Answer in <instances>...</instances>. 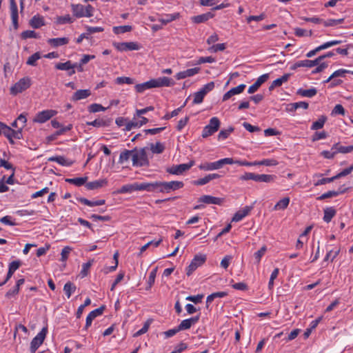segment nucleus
Instances as JSON below:
<instances>
[{
    "label": "nucleus",
    "mask_w": 353,
    "mask_h": 353,
    "mask_svg": "<svg viewBox=\"0 0 353 353\" xmlns=\"http://www.w3.org/2000/svg\"><path fill=\"white\" fill-rule=\"evenodd\" d=\"M174 81L167 77H161L156 79H151L149 81L137 84L134 87L136 92L142 93L146 90L159 88L162 87H170L174 85Z\"/></svg>",
    "instance_id": "nucleus-1"
},
{
    "label": "nucleus",
    "mask_w": 353,
    "mask_h": 353,
    "mask_svg": "<svg viewBox=\"0 0 353 353\" xmlns=\"http://www.w3.org/2000/svg\"><path fill=\"white\" fill-rule=\"evenodd\" d=\"M71 8L74 16L77 18L91 17L94 14V8L90 4H72Z\"/></svg>",
    "instance_id": "nucleus-2"
},
{
    "label": "nucleus",
    "mask_w": 353,
    "mask_h": 353,
    "mask_svg": "<svg viewBox=\"0 0 353 353\" xmlns=\"http://www.w3.org/2000/svg\"><path fill=\"white\" fill-rule=\"evenodd\" d=\"M225 164H233V159L223 158L214 162H205L200 164L199 168L203 171H213L221 169Z\"/></svg>",
    "instance_id": "nucleus-3"
},
{
    "label": "nucleus",
    "mask_w": 353,
    "mask_h": 353,
    "mask_svg": "<svg viewBox=\"0 0 353 353\" xmlns=\"http://www.w3.org/2000/svg\"><path fill=\"white\" fill-rule=\"evenodd\" d=\"M132 161L133 166L141 167L148 165L149 161L146 153V148L132 150Z\"/></svg>",
    "instance_id": "nucleus-4"
},
{
    "label": "nucleus",
    "mask_w": 353,
    "mask_h": 353,
    "mask_svg": "<svg viewBox=\"0 0 353 353\" xmlns=\"http://www.w3.org/2000/svg\"><path fill=\"white\" fill-rule=\"evenodd\" d=\"M276 176L272 174H256L252 172H245L239 177L241 181L253 180L256 182L270 183L275 180Z\"/></svg>",
    "instance_id": "nucleus-5"
},
{
    "label": "nucleus",
    "mask_w": 353,
    "mask_h": 353,
    "mask_svg": "<svg viewBox=\"0 0 353 353\" xmlns=\"http://www.w3.org/2000/svg\"><path fill=\"white\" fill-rule=\"evenodd\" d=\"M183 185V183L179 181H159V192L170 193L172 191L182 188Z\"/></svg>",
    "instance_id": "nucleus-6"
},
{
    "label": "nucleus",
    "mask_w": 353,
    "mask_h": 353,
    "mask_svg": "<svg viewBox=\"0 0 353 353\" xmlns=\"http://www.w3.org/2000/svg\"><path fill=\"white\" fill-rule=\"evenodd\" d=\"M32 84L31 79L28 77H23L19 79L10 88V93L16 95L23 91L27 90Z\"/></svg>",
    "instance_id": "nucleus-7"
},
{
    "label": "nucleus",
    "mask_w": 353,
    "mask_h": 353,
    "mask_svg": "<svg viewBox=\"0 0 353 353\" xmlns=\"http://www.w3.org/2000/svg\"><path fill=\"white\" fill-rule=\"evenodd\" d=\"M219 119L214 117L210 119L209 123L205 125L202 131V137L207 138L215 133L220 127Z\"/></svg>",
    "instance_id": "nucleus-8"
},
{
    "label": "nucleus",
    "mask_w": 353,
    "mask_h": 353,
    "mask_svg": "<svg viewBox=\"0 0 353 353\" xmlns=\"http://www.w3.org/2000/svg\"><path fill=\"white\" fill-rule=\"evenodd\" d=\"M48 333L47 327H43L42 330L33 338L30 343V352L34 353L37 350L43 343Z\"/></svg>",
    "instance_id": "nucleus-9"
},
{
    "label": "nucleus",
    "mask_w": 353,
    "mask_h": 353,
    "mask_svg": "<svg viewBox=\"0 0 353 353\" xmlns=\"http://www.w3.org/2000/svg\"><path fill=\"white\" fill-rule=\"evenodd\" d=\"M114 47L120 52L139 50L141 45L135 41L114 43Z\"/></svg>",
    "instance_id": "nucleus-10"
},
{
    "label": "nucleus",
    "mask_w": 353,
    "mask_h": 353,
    "mask_svg": "<svg viewBox=\"0 0 353 353\" xmlns=\"http://www.w3.org/2000/svg\"><path fill=\"white\" fill-rule=\"evenodd\" d=\"M205 261L206 255L201 254L195 255L187 268V274L190 276L199 267L201 266Z\"/></svg>",
    "instance_id": "nucleus-11"
},
{
    "label": "nucleus",
    "mask_w": 353,
    "mask_h": 353,
    "mask_svg": "<svg viewBox=\"0 0 353 353\" xmlns=\"http://www.w3.org/2000/svg\"><path fill=\"white\" fill-rule=\"evenodd\" d=\"M57 114V112L54 110H45L41 112H38L34 118L33 119V121L39 123H43L53 117L54 115Z\"/></svg>",
    "instance_id": "nucleus-12"
},
{
    "label": "nucleus",
    "mask_w": 353,
    "mask_h": 353,
    "mask_svg": "<svg viewBox=\"0 0 353 353\" xmlns=\"http://www.w3.org/2000/svg\"><path fill=\"white\" fill-rule=\"evenodd\" d=\"M346 74H353V71L348 70L346 69H343V68H341V69H339V70L334 71L331 74V78H334V80L331 82L330 87L333 88V87H336L337 85H341L343 83V81L341 79H336V78L337 77H345Z\"/></svg>",
    "instance_id": "nucleus-13"
},
{
    "label": "nucleus",
    "mask_w": 353,
    "mask_h": 353,
    "mask_svg": "<svg viewBox=\"0 0 353 353\" xmlns=\"http://www.w3.org/2000/svg\"><path fill=\"white\" fill-rule=\"evenodd\" d=\"M194 164V161H191L188 163H182L176 165H174L168 170V172L172 174L179 175L183 174L184 172L188 170Z\"/></svg>",
    "instance_id": "nucleus-14"
},
{
    "label": "nucleus",
    "mask_w": 353,
    "mask_h": 353,
    "mask_svg": "<svg viewBox=\"0 0 353 353\" xmlns=\"http://www.w3.org/2000/svg\"><path fill=\"white\" fill-rule=\"evenodd\" d=\"M159 181L151 183H137V191L157 192H159Z\"/></svg>",
    "instance_id": "nucleus-15"
},
{
    "label": "nucleus",
    "mask_w": 353,
    "mask_h": 353,
    "mask_svg": "<svg viewBox=\"0 0 353 353\" xmlns=\"http://www.w3.org/2000/svg\"><path fill=\"white\" fill-rule=\"evenodd\" d=\"M3 134L8 139L14 138L15 139H23L21 129L13 130L4 123Z\"/></svg>",
    "instance_id": "nucleus-16"
},
{
    "label": "nucleus",
    "mask_w": 353,
    "mask_h": 353,
    "mask_svg": "<svg viewBox=\"0 0 353 353\" xmlns=\"http://www.w3.org/2000/svg\"><path fill=\"white\" fill-rule=\"evenodd\" d=\"M200 319V316L197 315L189 319L183 320L181 323L178 325V330H185L190 329L192 325H194L198 323Z\"/></svg>",
    "instance_id": "nucleus-17"
},
{
    "label": "nucleus",
    "mask_w": 353,
    "mask_h": 353,
    "mask_svg": "<svg viewBox=\"0 0 353 353\" xmlns=\"http://www.w3.org/2000/svg\"><path fill=\"white\" fill-rule=\"evenodd\" d=\"M246 85L245 84H240L235 88H231L227 92H225L222 98L223 101L229 100L232 97L242 93Z\"/></svg>",
    "instance_id": "nucleus-18"
},
{
    "label": "nucleus",
    "mask_w": 353,
    "mask_h": 353,
    "mask_svg": "<svg viewBox=\"0 0 353 353\" xmlns=\"http://www.w3.org/2000/svg\"><path fill=\"white\" fill-rule=\"evenodd\" d=\"M10 17L12 25L15 29L18 28V8L14 0H10Z\"/></svg>",
    "instance_id": "nucleus-19"
},
{
    "label": "nucleus",
    "mask_w": 353,
    "mask_h": 353,
    "mask_svg": "<svg viewBox=\"0 0 353 353\" xmlns=\"http://www.w3.org/2000/svg\"><path fill=\"white\" fill-rule=\"evenodd\" d=\"M200 72L199 68H194L188 69L183 71H181L176 74V79L178 80L183 79L187 77H193Z\"/></svg>",
    "instance_id": "nucleus-20"
},
{
    "label": "nucleus",
    "mask_w": 353,
    "mask_h": 353,
    "mask_svg": "<svg viewBox=\"0 0 353 353\" xmlns=\"http://www.w3.org/2000/svg\"><path fill=\"white\" fill-rule=\"evenodd\" d=\"M252 208V206H245L243 208L239 210L234 214L232 221L234 222H239L241 221L243 218L248 215Z\"/></svg>",
    "instance_id": "nucleus-21"
},
{
    "label": "nucleus",
    "mask_w": 353,
    "mask_h": 353,
    "mask_svg": "<svg viewBox=\"0 0 353 353\" xmlns=\"http://www.w3.org/2000/svg\"><path fill=\"white\" fill-rule=\"evenodd\" d=\"M220 177L221 175L217 173L208 174L203 178L199 179L193 181V183L196 185H203L208 183L212 180L216 179Z\"/></svg>",
    "instance_id": "nucleus-22"
},
{
    "label": "nucleus",
    "mask_w": 353,
    "mask_h": 353,
    "mask_svg": "<svg viewBox=\"0 0 353 353\" xmlns=\"http://www.w3.org/2000/svg\"><path fill=\"white\" fill-rule=\"evenodd\" d=\"M103 311V307H99L90 312L86 317L85 328L88 329L92 325V321L97 316L102 314Z\"/></svg>",
    "instance_id": "nucleus-23"
},
{
    "label": "nucleus",
    "mask_w": 353,
    "mask_h": 353,
    "mask_svg": "<svg viewBox=\"0 0 353 353\" xmlns=\"http://www.w3.org/2000/svg\"><path fill=\"white\" fill-rule=\"evenodd\" d=\"M308 103L305 101L291 103L286 105L285 110L288 112H294L299 108L306 110L308 108Z\"/></svg>",
    "instance_id": "nucleus-24"
},
{
    "label": "nucleus",
    "mask_w": 353,
    "mask_h": 353,
    "mask_svg": "<svg viewBox=\"0 0 353 353\" xmlns=\"http://www.w3.org/2000/svg\"><path fill=\"white\" fill-rule=\"evenodd\" d=\"M199 201L206 204L221 205L223 202V199L210 195H203L199 198Z\"/></svg>",
    "instance_id": "nucleus-25"
},
{
    "label": "nucleus",
    "mask_w": 353,
    "mask_h": 353,
    "mask_svg": "<svg viewBox=\"0 0 353 353\" xmlns=\"http://www.w3.org/2000/svg\"><path fill=\"white\" fill-rule=\"evenodd\" d=\"M49 161L57 162L61 165L69 167L73 164V161L67 159L63 156L51 157L48 159Z\"/></svg>",
    "instance_id": "nucleus-26"
},
{
    "label": "nucleus",
    "mask_w": 353,
    "mask_h": 353,
    "mask_svg": "<svg viewBox=\"0 0 353 353\" xmlns=\"http://www.w3.org/2000/svg\"><path fill=\"white\" fill-rule=\"evenodd\" d=\"M180 17V14L179 12H174L172 14H165L161 15V17L159 19V21L161 22L163 25H166L168 23H170Z\"/></svg>",
    "instance_id": "nucleus-27"
},
{
    "label": "nucleus",
    "mask_w": 353,
    "mask_h": 353,
    "mask_svg": "<svg viewBox=\"0 0 353 353\" xmlns=\"http://www.w3.org/2000/svg\"><path fill=\"white\" fill-rule=\"evenodd\" d=\"M77 67V64H72L70 61L65 63H59L55 65V68L60 70H70L69 72L70 75H72L75 73L74 68Z\"/></svg>",
    "instance_id": "nucleus-28"
},
{
    "label": "nucleus",
    "mask_w": 353,
    "mask_h": 353,
    "mask_svg": "<svg viewBox=\"0 0 353 353\" xmlns=\"http://www.w3.org/2000/svg\"><path fill=\"white\" fill-rule=\"evenodd\" d=\"M90 95H91V92L88 89L79 90L73 94V95L72 97V100L74 101H79L81 99H86L88 97H90Z\"/></svg>",
    "instance_id": "nucleus-29"
},
{
    "label": "nucleus",
    "mask_w": 353,
    "mask_h": 353,
    "mask_svg": "<svg viewBox=\"0 0 353 353\" xmlns=\"http://www.w3.org/2000/svg\"><path fill=\"white\" fill-rule=\"evenodd\" d=\"M72 128V125L69 124L67 126L61 128V129L56 131L54 134L48 136L47 137V140L48 142L52 141L55 140L59 136L63 134L65 132L71 130Z\"/></svg>",
    "instance_id": "nucleus-30"
},
{
    "label": "nucleus",
    "mask_w": 353,
    "mask_h": 353,
    "mask_svg": "<svg viewBox=\"0 0 353 353\" xmlns=\"http://www.w3.org/2000/svg\"><path fill=\"white\" fill-rule=\"evenodd\" d=\"M290 77V74H285L280 78H278L272 81L269 87L270 90H272L276 87L282 85L283 83L287 82Z\"/></svg>",
    "instance_id": "nucleus-31"
},
{
    "label": "nucleus",
    "mask_w": 353,
    "mask_h": 353,
    "mask_svg": "<svg viewBox=\"0 0 353 353\" xmlns=\"http://www.w3.org/2000/svg\"><path fill=\"white\" fill-rule=\"evenodd\" d=\"M108 183V181L106 179H99L91 182H88L85 184V187L88 190H95L100 188L104 185H105Z\"/></svg>",
    "instance_id": "nucleus-32"
},
{
    "label": "nucleus",
    "mask_w": 353,
    "mask_h": 353,
    "mask_svg": "<svg viewBox=\"0 0 353 353\" xmlns=\"http://www.w3.org/2000/svg\"><path fill=\"white\" fill-rule=\"evenodd\" d=\"M213 17L214 14H212V12H207L192 17V21L195 23H201L205 22Z\"/></svg>",
    "instance_id": "nucleus-33"
},
{
    "label": "nucleus",
    "mask_w": 353,
    "mask_h": 353,
    "mask_svg": "<svg viewBox=\"0 0 353 353\" xmlns=\"http://www.w3.org/2000/svg\"><path fill=\"white\" fill-rule=\"evenodd\" d=\"M69 39L67 37L53 38L48 40V43L53 47L64 46L68 43Z\"/></svg>",
    "instance_id": "nucleus-34"
},
{
    "label": "nucleus",
    "mask_w": 353,
    "mask_h": 353,
    "mask_svg": "<svg viewBox=\"0 0 353 353\" xmlns=\"http://www.w3.org/2000/svg\"><path fill=\"white\" fill-rule=\"evenodd\" d=\"M78 200H79V201L81 203L86 205H88V206H90V207L102 205H104L105 203V201L104 199H99V200H96V201H90V200L85 199V198L81 197Z\"/></svg>",
    "instance_id": "nucleus-35"
},
{
    "label": "nucleus",
    "mask_w": 353,
    "mask_h": 353,
    "mask_svg": "<svg viewBox=\"0 0 353 353\" xmlns=\"http://www.w3.org/2000/svg\"><path fill=\"white\" fill-rule=\"evenodd\" d=\"M134 191H137V183H134L132 184H126L123 185L120 189L117 190L115 193L117 194H126V193H132Z\"/></svg>",
    "instance_id": "nucleus-36"
},
{
    "label": "nucleus",
    "mask_w": 353,
    "mask_h": 353,
    "mask_svg": "<svg viewBox=\"0 0 353 353\" xmlns=\"http://www.w3.org/2000/svg\"><path fill=\"white\" fill-rule=\"evenodd\" d=\"M30 25L33 28H39L40 27L45 25L44 19L43 17L39 15H35L31 19Z\"/></svg>",
    "instance_id": "nucleus-37"
},
{
    "label": "nucleus",
    "mask_w": 353,
    "mask_h": 353,
    "mask_svg": "<svg viewBox=\"0 0 353 353\" xmlns=\"http://www.w3.org/2000/svg\"><path fill=\"white\" fill-rule=\"evenodd\" d=\"M336 212L332 207L326 208L324 209L323 221L325 223H330L332 219L335 216Z\"/></svg>",
    "instance_id": "nucleus-38"
},
{
    "label": "nucleus",
    "mask_w": 353,
    "mask_h": 353,
    "mask_svg": "<svg viewBox=\"0 0 353 353\" xmlns=\"http://www.w3.org/2000/svg\"><path fill=\"white\" fill-rule=\"evenodd\" d=\"M334 149L336 150V154H347L353 151V145L345 146L340 145L339 143H336L334 145Z\"/></svg>",
    "instance_id": "nucleus-39"
},
{
    "label": "nucleus",
    "mask_w": 353,
    "mask_h": 353,
    "mask_svg": "<svg viewBox=\"0 0 353 353\" xmlns=\"http://www.w3.org/2000/svg\"><path fill=\"white\" fill-rule=\"evenodd\" d=\"M290 199L289 197H284L279 200L274 206V210H285L288 208L290 203Z\"/></svg>",
    "instance_id": "nucleus-40"
},
{
    "label": "nucleus",
    "mask_w": 353,
    "mask_h": 353,
    "mask_svg": "<svg viewBox=\"0 0 353 353\" xmlns=\"http://www.w3.org/2000/svg\"><path fill=\"white\" fill-rule=\"evenodd\" d=\"M150 148L153 154H161L165 150V145L161 142H157L155 143H151Z\"/></svg>",
    "instance_id": "nucleus-41"
},
{
    "label": "nucleus",
    "mask_w": 353,
    "mask_h": 353,
    "mask_svg": "<svg viewBox=\"0 0 353 353\" xmlns=\"http://www.w3.org/2000/svg\"><path fill=\"white\" fill-rule=\"evenodd\" d=\"M227 294H228L225 292H217L208 295L206 299L207 307H208V305L210 304L215 299L223 298L227 296Z\"/></svg>",
    "instance_id": "nucleus-42"
},
{
    "label": "nucleus",
    "mask_w": 353,
    "mask_h": 353,
    "mask_svg": "<svg viewBox=\"0 0 353 353\" xmlns=\"http://www.w3.org/2000/svg\"><path fill=\"white\" fill-rule=\"evenodd\" d=\"M297 93L302 97L311 98L316 94L317 90L314 88L307 90L299 89Z\"/></svg>",
    "instance_id": "nucleus-43"
},
{
    "label": "nucleus",
    "mask_w": 353,
    "mask_h": 353,
    "mask_svg": "<svg viewBox=\"0 0 353 353\" xmlns=\"http://www.w3.org/2000/svg\"><path fill=\"white\" fill-rule=\"evenodd\" d=\"M326 120L327 117L325 116H321L317 121L313 122L311 130H317L323 128Z\"/></svg>",
    "instance_id": "nucleus-44"
},
{
    "label": "nucleus",
    "mask_w": 353,
    "mask_h": 353,
    "mask_svg": "<svg viewBox=\"0 0 353 353\" xmlns=\"http://www.w3.org/2000/svg\"><path fill=\"white\" fill-rule=\"evenodd\" d=\"M132 30V27L131 26H114L112 28V31L116 34H121L125 32H130Z\"/></svg>",
    "instance_id": "nucleus-45"
},
{
    "label": "nucleus",
    "mask_w": 353,
    "mask_h": 353,
    "mask_svg": "<svg viewBox=\"0 0 353 353\" xmlns=\"http://www.w3.org/2000/svg\"><path fill=\"white\" fill-rule=\"evenodd\" d=\"M88 180V177H77V178H72V179H65V181L73 184L76 186H81L85 183V182Z\"/></svg>",
    "instance_id": "nucleus-46"
},
{
    "label": "nucleus",
    "mask_w": 353,
    "mask_h": 353,
    "mask_svg": "<svg viewBox=\"0 0 353 353\" xmlns=\"http://www.w3.org/2000/svg\"><path fill=\"white\" fill-rule=\"evenodd\" d=\"M74 19L70 17V14H65L64 16H60L56 18V23L58 25L72 23Z\"/></svg>",
    "instance_id": "nucleus-47"
},
{
    "label": "nucleus",
    "mask_w": 353,
    "mask_h": 353,
    "mask_svg": "<svg viewBox=\"0 0 353 353\" xmlns=\"http://www.w3.org/2000/svg\"><path fill=\"white\" fill-rule=\"evenodd\" d=\"M76 286L71 282H67L63 287V291L65 293L67 298L69 299L72 294L76 290Z\"/></svg>",
    "instance_id": "nucleus-48"
},
{
    "label": "nucleus",
    "mask_w": 353,
    "mask_h": 353,
    "mask_svg": "<svg viewBox=\"0 0 353 353\" xmlns=\"http://www.w3.org/2000/svg\"><path fill=\"white\" fill-rule=\"evenodd\" d=\"M215 59L213 58L212 57H201L199 58V59L196 61V63H190L189 62L188 63V65H200V64H202V63H214L215 62Z\"/></svg>",
    "instance_id": "nucleus-49"
},
{
    "label": "nucleus",
    "mask_w": 353,
    "mask_h": 353,
    "mask_svg": "<svg viewBox=\"0 0 353 353\" xmlns=\"http://www.w3.org/2000/svg\"><path fill=\"white\" fill-rule=\"evenodd\" d=\"M132 150H125L123 152H121L119 156V162L120 163H123L126 161H128L130 159H132Z\"/></svg>",
    "instance_id": "nucleus-50"
},
{
    "label": "nucleus",
    "mask_w": 353,
    "mask_h": 353,
    "mask_svg": "<svg viewBox=\"0 0 353 353\" xmlns=\"http://www.w3.org/2000/svg\"><path fill=\"white\" fill-rule=\"evenodd\" d=\"M319 60L318 57L314 60L305 59L301 60L302 68H313L319 63Z\"/></svg>",
    "instance_id": "nucleus-51"
},
{
    "label": "nucleus",
    "mask_w": 353,
    "mask_h": 353,
    "mask_svg": "<svg viewBox=\"0 0 353 353\" xmlns=\"http://www.w3.org/2000/svg\"><path fill=\"white\" fill-rule=\"evenodd\" d=\"M94 262V260H90L87 263H85L82 265V268L80 272V276L81 278H83L86 276L89 272V270L90 267L92 266V263Z\"/></svg>",
    "instance_id": "nucleus-52"
},
{
    "label": "nucleus",
    "mask_w": 353,
    "mask_h": 353,
    "mask_svg": "<svg viewBox=\"0 0 353 353\" xmlns=\"http://www.w3.org/2000/svg\"><path fill=\"white\" fill-rule=\"evenodd\" d=\"M39 59H41L40 52H35L28 59L26 63L29 65L34 66Z\"/></svg>",
    "instance_id": "nucleus-53"
},
{
    "label": "nucleus",
    "mask_w": 353,
    "mask_h": 353,
    "mask_svg": "<svg viewBox=\"0 0 353 353\" xmlns=\"http://www.w3.org/2000/svg\"><path fill=\"white\" fill-rule=\"evenodd\" d=\"M226 48L225 43L213 44L212 46L208 48V50L210 52L215 53L219 51H223Z\"/></svg>",
    "instance_id": "nucleus-54"
},
{
    "label": "nucleus",
    "mask_w": 353,
    "mask_h": 353,
    "mask_svg": "<svg viewBox=\"0 0 353 353\" xmlns=\"http://www.w3.org/2000/svg\"><path fill=\"white\" fill-rule=\"evenodd\" d=\"M336 154V152L334 149V145H332L330 150H323L321 152V155L327 159H333Z\"/></svg>",
    "instance_id": "nucleus-55"
},
{
    "label": "nucleus",
    "mask_w": 353,
    "mask_h": 353,
    "mask_svg": "<svg viewBox=\"0 0 353 353\" xmlns=\"http://www.w3.org/2000/svg\"><path fill=\"white\" fill-rule=\"evenodd\" d=\"M116 83L117 84H132L134 82V80L130 77H117L115 80Z\"/></svg>",
    "instance_id": "nucleus-56"
},
{
    "label": "nucleus",
    "mask_w": 353,
    "mask_h": 353,
    "mask_svg": "<svg viewBox=\"0 0 353 353\" xmlns=\"http://www.w3.org/2000/svg\"><path fill=\"white\" fill-rule=\"evenodd\" d=\"M316 68L312 71V74H313L323 72L328 67V63L327 62H322L321 61L318 65H316Z\"/></svg>",
    "instance_id": "nucleus-57"
},
{
    "label": "nucleus",
    "mask_w": 353,
    "mask_h": 353,
    "mask_svg": "<svg viewBox=\"0 0 353 353\" xmlns=\"http://www.w3.org/2000/svg\"><path fill=\"white\" fill-rule=\"evenodd\" d=\"M71 251H72V248L70 247H69V246L64 247L62 249L61 252V259H60L61 261L65 262L68 259Z\"/></svg>",
    "instance_id": "nucleus-58"
},
{
    "label": "nucleus",
    "mask_w": 353,
    "mask_h": 353,
    "mask_svg": "<svg viewBox=\"0 0 353 353\" xmlns=\"http://www.w3.org/2000/svg\"><path fill=\"white\" fill-rule=\"evenodd\" d=\"M267 250L266 246H263L259 250L254 253V256L256 263H259L261 258Z\"/></svg>",
    "instance_id": "nucleus-59"
},
{
    "label": "nucleus",
    "mask_w": 353,
    "mask_h": 353,
    "mask_svg": "<svg viewBox=\"0 0 353 353\" xmlns=\"http://www.w3.org/2000/svg\"><path fill=\"white\" fill-rule=\"evenodd\" d=\"M106 110L105 108L102 106L101 104L98 103H92L88 107V110L90 112H98L101 111H105Z\"/></svg>",
    "instance_id": "nucleus-60"
},
{
    "label": "nucleus",
    "mask_w": 353,
    "mask_h": 353,
    "mask_svg": "<svg viewBox=\"0 0 353 353\" xmlns=\"http://www.w3.org/2000/svg\"><path fill=\"white\" fill-rule=\"evenodd\" d=\"M157 268L153 269L150 272V274H149V276H148V288H150L153 285V284L154 283L155 278H156V276H157Z\"/></svg>",
    "instance_id": "nucleus-61"
},
{
    "label": "nucleus",
    "mask_w": 353,
    "mask_h": 353,
    "mask_svg": "<svg viewBox=\"0 0 353 353\" xmlns=\"http://www.w3.org/2000/svg\"><path fill=\"white\" fill-rule=\"evenodd\" d=\"M234 130L233 128H230L228 130H222L219 132L218 134L219 140H224L228 137L230 134Z\"/></svg>",
    "instance_id": "nucleus-62"
},
{
    "label": "nucleus",
    "mask_w": 353,
    "mask_h": 353,
    "mask_svg": "<svg viewBox=\"0 0 353 353\" xmlns=\"http://www.w3.org/2000/svg\"><path fill=\"white\" fill-rule=\"evenodd\" d=\"M205 96V95L199 90L198 92H195L194 94L193 103L195 104L201 103L203 101Z\"/></svg>",
    "instance_id": "nucleus-63"
},
{
    "label": "nucleus",
    "mask_w": 353,
    "mask_h": 353,
    "mask_svg": "<svg viewBox=\"0 0 353 353\" xmlns=\"http://www.w3.org/2000/svg\"><path fill=\"white\" fill-rule=\"evenodd\" d=\"M188 348V345L183 342L180 343L174 347V349L170 353H181Z\"/></svg>",
    "instance_id": "nucleus-64"
}]
</instances>
